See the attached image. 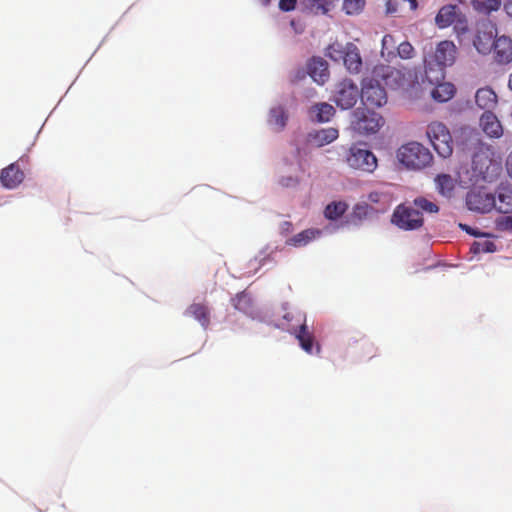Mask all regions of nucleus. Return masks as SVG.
<instances>
[{"label":"nucleus","instance_id":"ddd939ff","mask_svg":"<svg viewBox=\"0 0 512 512\" xmlns=\"http://www.w3.org/2000/svg\"><path fill=\"white\" fill-rule=\"evenodd\" d=\"M374 75L378 78H381L384 84L391 88H398L404 82V74L391 66L381 65L374 69Z\"/></svg>","mask_w":512,"mask_h":512},{"label":"nucleus","instance_id":"a19ab883","mask_svg":"<svg viewBox=\"0 0 512 512\" xmlns=\"http://www.w3.org/2000/svg\"><path fill=\"white\" fill-rule=\"evenodd\" d=\"M293 231V224L290 221H284L280 225V232L282 235H287Z\"/></svg>","mask_w":512,"mask_h":512},{"label":"nucleus","instance_id":"a18cd8bd","mask_svg":"<svg viewBox=\"0 0 512 512\" xmlns=\"http://www.w3.org/2000/svg\"><path fill=\"white\" fill-rule=\"evenodd\" d=\"M507 169H508L510 176L512 177V151L507 160Z\"/></svg>","mask_w":512,"mask_h":512},{"label":"nucleus","instance_id":"a211bd4d","mask_svg":"<svg viewBox=\"0 0 512 512\" xmlns=\"http://www.w3.org/2000/svg\"><path fill=\"white\" fill-rule=\"evenodd\" d=\"M308 73L318 84H324L329 79L327 62L321 57H313L308 63Z\"/></svg>","mask_w":512,"mask_h":512},{"label":"nucleus","instance_id":"dca6fc26","mask_svg":"<svg viewBox=\"0 0 512 512\" xmlns=\"http://www.w3.org/2000/svg\"><path fill=\"white\" fill-rule=\"evenodd\" d=\"M24 180V172L17 163H12L1 172L0 181L5 188H16Z\"/></svg>","mask_w":512,"mask_h":512},{"label":"nucleus","instance_id":"4c0bfd02","mask_svg":"<svg viewBox=\"0 0 512 512\" xmlns=\"http://www.w3.org/2000/svg\"><path fill=\"white\" fill-rule=\"evenodd\" d=\"M398 55L402 59H410L412 58L414 54V48L409 42H402L399 44L398 48Z\"/></svg>","mask_w":512,"mask_h":512},{"label":"nucleus","instance_id":"7ed1b4c3","mask_svg":"<svg viewBox=\"0 0 512 512\" xmlns=\"http://www.w3.org/2000/svg\"><path fill=\"white\" fill-rule=\"evenodd\" d=\"M426 135L434 150L442 158H448L453 153V140L447 126L439 121L427 126Z\"/></svg>","mask_w":512,"mask_h":512},{"label":"nucleus","instance_id":"e433bc0d","mask_svg":"<svg viewBox=\"0 0 512 512\" xmlns=\"http://www.w3.org/2000/svg\"><path fill=\"white\" fill-rule=\"evenodd\" d=\"M452 25H454V31L458 36L466 34L469 30L468 20L462 12Z\"/></svg>","mask_w":512,"mask_h":512},{"label":"nucleus","instance_id":"b1692460","mask_svg":"<svg viewBox=\"0 0 512 512\" xmlns=\"http://www.w3.org/2000/svg\"><path fill=\"white\" fill-rule=\"evenodd\" d=\"M494 208L503 214L512 212V189L501 188L498 190Z\"/></svg>","mask_w":512,"mask_h":512},{"label":"nucleus","instance_id":"f03ea898","mask_svg":"<svg viewBox=\"0 0 512 512\" xmlns=\"http://www.w3.org/2000/svg\"><path fill=\"white\" fill-rule=\"evenodd\" d=\"M397 158L407 168L420 170L429 166L433 155L428 148L419 142H409L397 151Z\"/></svg>","mask_w":512,"mask_h":512},{"label":"nucleus","instance_id":"f8f14e48","mask_svg":"<svg viewBox=\"0 0 512 512\" xmlns=\"http://www.w3.org/2000/svg\"><path fill=\"white\" fill-rule=\"evenodd\" d=\"M493 59L499 65H508L512 62V39L502 35L496 38L492 47Z\"/></svg>","mask_w":512,"mask_h":512},{"label":"nucleus","instance_id":"4be33fe9","mask_svg":"<svg viewBox=\"0 0 512 512\" xmlns=\"http://www.w3.org/2000/svg\"><path fill=\"white\" fill-rule=\"evenodd\" d=\"M321 235V231L319 229H306L301 231L300 233L288 238L285 241V244L293 247H303L310 243L312 240L316 239Z\"/></svg>","mask_w":512,"mask_h":512},{"label":"nucleus","instance_id":"cd10ccee","mask_svg":"<svg viewBox=\"0 0 512 512\" xmlns=\"http://www.w3.org/2000/svg\"><path fill=\"white\" fill-rule=\"evenodd\" d=\"M438 192L443 196L450 197L454 188L455 183L453 178L448 174H440L435 179Z\"/></svg>","mask_w":512,"mask_h":512},{"label":"nucleus","instance_id":"473e14b6","mask_svg":"<svg viewBox=\"0 0 512 512\" xmlns=\"http://www.w3.org/2000/svg\"><path fill=\"white\" fill-rule=\"evenodd\" d=\"M413 204L415 209H421L422 211L427 213H437L439 211V207L435 203L429 201L424 197L415 198Z\"/></svg>","mask_w":512,"mask_h":512},{"label":"nucleus","instance_id":"20e7f679","mask_svg":"<svg viewBox=\"0 0 512 512\" xmlns=\"http://www.w3.org/2000/svg\"><path fill=\"white\" fill-rule=\"evenodd\" d=\"M344 162L352 169L372 173L377 168V158L361 144H353L344 156Z\"/></svg>","mask_w":512,"mask_h":512},{"label":"nucleus","instance_id":"f704fd0d","mask_svg":"<svg viewBox=\"0 0 512 512\" xmlns=\"http://www.w3.org/2000/svg\"><path fill=\"white\" fill-rule=\"evenodd\" d=\"M365 0H344L343 10L348 15L357 14L364 8Z\"/></svg>","mask_w":512,"mask_h":512},{"label":"nucleus","instance_id":"72a5a7b5","mask_svg":"<svg viewBox=\"0 0 512 512\" xmlns=\"http://www.w3.org/2000/svg\"><path fill=\"white\" fill-rule=\"evenodd\" d=\"M473 6L479 11L490 13L492 11H497L501 7V0H485L483 2L474 1Z\"/></svg>","mask_w":512,"mask_h":512},{"label":"nucleus","instance_id":"6ab92c4d","mask_svg":"<svg viewBox=\"0 0 512 512\" xmlns=\"http://www.w3.org/2000/svg\"><path fill=\"white\" fill-rule=\"evenodd\" d=\"M475 102L480 109L492 111L497 106L498 97L492 88L483 87L477 90Z\"/></svg>","mask_w":512,"mask_h":512},{"label":"nucleus","instance_id":"aec40b11","mask_svg":"<svg viewBox=\"0 0 512 512\" xmlns=\"http://www.w3.org/2000/svg\"><path fill=\"white\" fill-rule=\"evenodd\" d=\"M343 63L351 73H358L360 71L362 67V59L358 48L354 44L348 43L346 45V53L343 58Z\"/></svg>","mask_w":512,"mask_h":512},{"label":"nucleus","instance_id":"423d86ee","mask_svg":"<svg viewBox=\"0 0 512 512\" xmlns=\"http://www.w3.org/2000/svg\"><path fill=\"white\" fill-rule=\"evenodd\" d=\"M391 221L394 225L402 230H417L422 227L424 220L422 213L414 207L398 205L393 214Z\"/></svg>","mask_w":512,"mask_h":512},{"label":"nucleus","instance_id":"8fccbe9b","mask_svg":"<svg viewBox=\"0 0 512 512\" xmlns=\"http://www.w3.org/2000/svg\"><path fill=\"white\" fill-rule=\"evenodd\" d=\"M387 6H388V8H387L388 12H393L394 11V10L390 9V8H392V5H390V1L387 3Z\"/></svg>","mask_w":512,"mask_h":512},{"label":"nucleus","instance_id":"603ef678","mask_svg":"<svg viewBox=\"0 0 512 512\" xmlns=\"http://www.w3.org/2000/svg\"><path fill=\"white\" fill-rule=\"evenodd\" d=\"M284 318H285L286 320L290 321V319H291V318H290V314H289V313H287V314L284 316Z\"/></svg>","mask_w":512,"mask_h":512},{"label":"nucleus","instance_id":"79ce46f5","mask_svg":"<svg viewBox=\"0 0 512 512\" xmlns=\"http://www.w3.org/2000/svg\"><path fill=\"white\" fill-rule=\"evenodd\" d=\"M298 183V180L296 178H293V177H288V178H282L281 179V184L285 187H290V186H294Z\"/></svg>","mask_w":512,"mask_h":512},{"label":"nucleus","instance_id":"5701e85b","mask_svg":"<svg viewBox=\"0 0 512 512\" xmlns=\"http://www.w3.org/2000/svg\"><path fill=\"white\" fill-rule=\"evenodd\" d=\"M339 136L338 130L335 128H327L315 131L309 134V140L318 147L327 145Z\"/></svg>","mask_w":512,"mask_h":512},{"label":"nucleus","instance_id":"c03bdc74","mask_svg":"<svg viewBox=\"0 0 512 512\" xmlns=\"http://www.w3.org/2000/svg\"><path fill=\"white\" fill-rule=\"evenodd\" d=\"M380 197H381V194L378 193V192H371L369 195H368V199L369 201L371 202H374V203H377L380 201Z\"/></svg>","mask_w":512,"mask_h":512},{"label":"nucleus","instance_id":"393cba45","mask_svg":"<svg viewBox=\"0 0 512 512\" xmlns=\"http://www.w3.org/2000/svg\"><path fill=\"white\" fill-rule=\"evenodd\" d=\"M455 87L453 84L448 82H443L436 85L432 92L431 96L438 102H446L450 100L455 94Z\"/></svg>","mask_w":512,"mask_h":512},{"label":"nucleus","instance_id":"39448f33","mask_svg":"<svg viewBox=\"0 0 512 512\" xmlns=\"http://www.w3.org/2000/svg\"><path fill=\"white\" fill-rule=\"evenodd\" d=\"M352 120L353 129L359 134L369 135L380 130L384 125L383 117L370 109H357Z\"/></svg>","mask_w":512,"mask_h":512},{"label":"nucleus","instance_id":"f257e3e1","mask_svg":"<svg viewBox=\"0 0 512 512\" xmlns=\"http://www.w3.org/2000/svg\"><path fill=\"white\" fill-rule=\"evenodd\" d=\"M494 152L488 145H481L472 158V177L475 182H493L501 173V163L493 158Z\"/></svg>","mask_w":512,"mask_h":512},{"label":"nucleus","instance_id":"1a4fd4ad","mask_svg":"<svg viewBox=\"0 0 512 512\" xmlns=\"http://www.w3.org/2000/svg\"><path fill=\"white\" fill-rule=\"evenodd\" d=\"M466 205L471 211L488 213L496 206V196L485 189H473L467 193Z\"/></svg>","mask_w":512,"mask_h":512},{"label":"nucleus","instance_id":"864d4df0","mask_svg":"<svg viewBox=\"0 0 512 512\" xmlns=\"http://www.w3.org/2000/svg\"><path fill=\"white\" fill-rule=\"evenodd\" d=\"M386 40H387V36H385V37L383 38V43H386Z\"/></svg>","mask_w":512,"mask_h":512},{"label":"nucleus","instance_id":"58836bf2","mask_svg":"<svg viewBox=\"0 0 512 512\" xmlns=\"http://www.w3.org/2000/svg\"><path fill=\"white\" fill-rule=\"evenodd\" d=\"M497 228L501 231H512V215L497 220Z\"/></svg>","mask_w":512,"mask_h":512},{"label":"nucleus","instance_id":"09e8293b","mask_svg":"<svg viewBox=\"0 0 512 512\" xmlns=\"http://www.w3.org/2000/svg\"><path fill=\"white\" fill-rule=\"evenodd\" d=\"M297 77L298 78H304L305 77V73L303 71H299Z\"/></svg>","mask_w":512,"mask_h":512},{"label":"nucleus","instance_id":"c9c22d12","mask_svg":"<svg viewBox=\"0 0 512 512\" xmlns=\"http://www.w3.org/2000/svg\"><path fill=\"white\" fill-rule=\"evenodd\" d=\"M471 250L474 253H490L496 250V245L491 241L474 242Z\"/></svg>","mask_w":512,"mask_h":512},{"label":"nucleus","instance_id":"2eb2a0df","mask_svg":"<svg viewBox=\"0 0 512 512\" xmlns=\"http://www.w3.org/2000/svg\"><path fill=\"white\" fill-rule=\"evenodd\" d=\"M480 127L489 138H500L503 135L501 122L492 111H485L481 115Z\"/></svg>","mask_w":512,"mask_h":512},{"label":"nucleus","instance_id":"9d476101","mask_svg":"<svg viewBox=\"0 0 512 512\" xmlns=\"http://www.w3.org/2000/svg\"><path fill=\"white\" fill-rule=\"evenodd\" d=\"M306 315L304 313H298L299 326L291 331L297 340L299 341L300 347L308 354H319L321 351L320 344L315 341V337L311 331L308 330L305 324Z\"/></svg>","mask_w":512,"mask_h":512},{"label":"nucleus","instance_id":"bb28decb","mask_svg":"<svg viewBox=\"0 0 512 512\" xmlns=\"http://www.w3.org/2000/svg\"><path fill=\"white\" fill-rule=\"evenodd\" d=\"M311 113L318 122H328L335 114V109L328 103H320L312 107Z\"/></svg>","mask_w":512,"mask_h":512},{"label":"nucleus","instance_id":"0eeeda50","mask_svg":"<svg viewBox=\"0 0 512 512\" xmlns=\"http://www.w3.org/2000/svg\"><path fill=\"white\" fill-rule=\"evenodd\" d=\"M360 95L367 107L379 108L387 103L386 91L375 79H364Z\"/></svg>","mask_w":512,"mask_h":512},{"label":"nucleus","instance_id":"c756f323","mask_svg":"<svg viewBox=\"0 0 512 512\" xmlns=\"http://www.w3.org/2000/svg\"><path fill=\"white\" fill-rule=\"evenodd\" d=\"M348 209V205L343 201L332 202L325 207L324 215L329 220H337Z\"/></svg>","mask_w":512,"mask_h":512},{"label":"nucleus","instance_id":"3c124183","mask_svg":"<svg viewBox=\"0 0 512 512\" xmlns=\"http://www.w3.org/2000/svg\"><path fill=\"white\" fill-rule=\"evenodd\" d=\"M387 6H388V8H387L388 12H393L394 11V10L390 9V8H392V5H390V1L387 3Z\"/></svg>","mask_w":512,"mask_h":512},{"label":"nucleus","instance_id":"9b49d317","mask_svg":"<svg viewBox=\"0 0 512 512\" xmlns=\"http://www.w3.org/2000/svg\"><path fill=\"white\" fill-rule=\"evenodd\" d=\"M497 29L489 24H483L478 28L473 45L482 55H488L492 52L494 41L496 40Z\"/></svg>","mask_w":512,"mask_h":512},{"label":"nucleus","instance_id":"412c9836","mask_svg":"<svg viewBox=\"0 0 512 512\" xmlns=\"http://www.w3.org/2000/svg\"><path fill=\"white\" fill-rule=\"evenodd\" d=\"M185 313L197 320L205 329L210 324V310L204 303H192Z\"/></svg>","mask_w":512,"mask_h":512},{"label":"nucleus","instance_id":"4468645a","mask_svg":"<svg viewBox=\"0 0 512 512\" xmlns=\"http://www.w3.org/2000/svg\"><path fill=\"white\" fill-rule=\"evenodd\" d=\"M457 55V48L452 41H441L435 51V60L440 67L451 66Z\"/></svg>","mask_w":512,"mask_h":512},{"label":"nucleus","instance_id":"f3484780","mask_svg":"<svg viewBox=\"0 0 512 512\" xmlns=\"http://www.w3.org/2000/svg\"><path fill=\"white\" fill-rule=\"evenodd\" d=\"M461 11L457 5L447 4L441 7L435 17V24L439 29L451 26L459 17Z\"/></svg>","mask_w":512,"mask_h":512},{"label":"nucleus","instance_id":"a878e982","mask_svg":"<svg viewBox=\"0 0 512 512\" xmlns=\"http://www.w3.org/2000/svg\"><path fill=\"white\" fill-rule=\"evenodd\" d=\"M288 115L283 107L278 106L270 110L269 113V124L275 129V131H281L286 126Z\"/></svg>","mask_w":512,"mask_h":512},{"label":"nucleus","instance_id":"7c9ffc66","mask_svg":"<svg viewBox=\"0 0 512 512\" xmlns=\"http://www.w3.org/2000/svg\"><path fill=\"white\" fill-rule=\"evenodd\" d=\"M357 354L360 357L372 358L376 354V348L368 339L362 338L360 342L355 341Z\"/></svg>","mask_w":512,"mask_h":512},{"label":"nucleus","instance_id":"37998d69","mask_svg":"<svg viewBox=\"0 0 512 512\" xmlns=\"http://www.w3.org/2000/svg\"><path fill=\"white\" fill-rule=\"evenodd\" d=\"M503 9L509 17H512V0H505Z\"/></svg>","mask_w":512,"mask_h":512},{"label":"nucleus","instance_id":"de8ad7c7","mask_svg":"<svg viewBox=\"0 0 512 512\" xmlns=\"http://www.w3.org/2000/svg\"><path fill=\"white\" fill-rule=\"evenodd\" d=\"M508 87L510 88V90H512V73L509 76Z\"/></svg>","mask_w":512,"mask_h":512},{"label":"nucleus","instance_id":"ea45409f","mask_svg":"<svg viewBox=\"0 0 512 512\" xmlns=\"http://www.w3.org/2000/svg\"><path fill=\"white\" fill-rule=\"evenodd\" d=\"M297 0H280L279 9L283 12H290L295 9Z\"/></svg>","mask_w":512,"mask_h":512},{"label":"nucleus","instance_id":"2f4dec72","mask_svg":"<svg viewBox=\"0 0 512 512\" xmlns=\"http://www.w3.org/2000/svg\"><path fill=\"white\" fill-rule=\"evenodd\" d=\"M345 53L346 47H343V45L338 42H334L328 46L326 56L333 61L338 62L343 60Z\"/></svg>","mask_w":512,"mask_h":512},{"label":"nucleus","instance_id":"49530a36","mask_svg":"<svg viewBox=\"0 0 512 512\" xmlns=\"http://www.w3.org/2000/svg\"><path fill=\"white\" fill-rule=\"evenodd\" d=\"M263 6H268L272 0H259Z\"/></svg>","mask_w":512,"mask_h":512},{"label":"nucleus","instance_id":"6e6552de","mask_svg":"<svg viewBox=\"0 0 512 512\" xmlns=\"http://www.w3.org/2000/svg\"><path fill=\"white\" fill-rule=\"evenodd\" d=\"M360 96L357 85L350 79H343L339 82L334 92V102L341 109H350Z\"/></svg>","mask_w":512,"mask_h":512},{"label":"nucleus","instance_id":"c85d7f7f","mask_svg":"<svg viewBox=\"0 0 512 512\" xmlns=\"http://www.w3.org/2000/svg\"><path fill=\"white\" fill-rule=\"evenodd\" d=\"M326 4L327 0H300L303 11L313 14H326L329 11Z\"/></svg>","mask_w":512,"mask_h":512}]
</instances>
